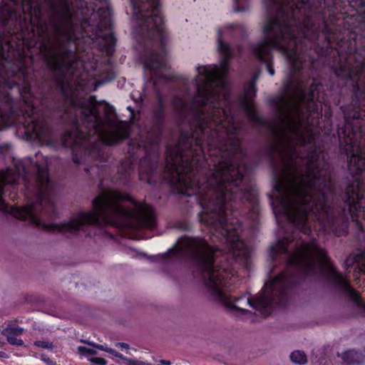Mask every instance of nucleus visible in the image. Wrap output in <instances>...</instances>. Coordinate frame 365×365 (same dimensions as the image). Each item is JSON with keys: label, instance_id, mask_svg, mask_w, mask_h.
<instances>
[{"label": "nucleus", "instance_id": "nucleus-1", "mask_svg": "<svg viewBox=\"0 0 365 365\" xmlns=\"http://www.w3.org/2000/svg\"><path fill=\"white\" fill-rule=\"evenodd\" d=\"M217 43L220 66L197 68V94L190 104L182 98L173 99L175 109L185 118H192L196 127L181 131L178 143L167 146L165 178L177 192L197 195L203 208L200 221L227 245V259L247 265L250 251L240 240L238 220L230 218L229 212L238 200L255 205L257 191L245 185L247 168L244 160H239L243 156L239 137L241 124L225 107L229 93L225 76L232 51L222 39Z\"/></svg>", "mask_w": 365, "mask_h": 365}, {"label": "nucleus", "instance_id": "nucleus-2", "mask_svg": "<svg viewBox=\"0 0 365 365\" xmlns=\"http://www.w3.org/2000/svg\"><path fill=\"white\" fill-rule=\"evenodd\" d=\"M260 71L245 87L242 107L254 124L265 125L273 140L269 146L274 189L277 192L276 210L284 214L302 232H311V221H318L325 229L334 233H345L346 221L351 217L359 228L364 230L359 219L365 220L364 207L361 200L365 193V183L358 177L365 170V148L357 142L359 133L349 128L342 131L340 141L342 151L349 155L348 169L354 180L346 187L339 210L331 206L334 186L327 175L325 163L320 160L315 143L316 133L309 132L297 136L292 132H284V128L274 119L264 120L257 113L252 98L255 96L256 82Z\"/></svg>", "mask_w": 365, "mask_h": 365}, {"label": "nucleus", "instance_id": "nucleus-3", "mask_svg": "<svg viewBox=\"0 0 365 365\" xmlns=\"http://www.w3.org/2000/svg\"><path fill=\"white\" fill-rule=\"evenodd\" d=\"M73 16L68 1L60 0L50 20L56 36L43 43L41 52L65 100V115H68L65 118L74 123L72 130L64 133L63 145L72 149L73 158H78V148L93 158H100L103 145H113L128 138V126L118 120L112 106L97 103L93 96L76 98L73 74L79 62L76 51L68 48L76 39Z\"/></svg>", "mask_w": 365, "mask_h": 365}, {"label": "nucleus", "instance_id": "nucleus-4", "mask_svg": "<svg viewBox=\"0 0 365 365\" xmlns=\"http://www.w3.org/2000/svg\"><path fill=\"white\" fill-rule=\"evenodd\" d=\"M238 1L239 0H235ZM267 18L263 26L264 37L250 45L252 53L265 66L273 76L274 70L271 61L272 49L279 51L289 63V75L284 84L282 95L270 100L277 114V123L285 131L302 133L314 132L309 122L314 110L312 95L307 96V86L301 73L305 61L302 52V40H311L316 31L312 19V9L305 0H263Z\"/></svg>", "mask_w": 365, "mask_h": 365}, {"label": "nucleus", "instance_id": "nucleus-5", "mask_svg": "<svg viewBox=\"0 0 365 365\" xmlns=\"http://www.w3.org/2000/svg\"><path fill=\"white\" fill-rule=\"evenodd\" d=\"M28 161L34 164L36 172L38 191L36 201L26 206H8L4 199V187L11 185L14 188L17 179L24 182L28 179L29 170L22 162L15 165V170L0 171V210L11 213L15 218L28 220L36 226L54 232L75 235L84 230L86 225L99 229L102 235H108L103 230L106 225H112L122 231L128 238H135V232L143 228L153 229L155 217L153 208L145 203L133 200L128 195L116 190H105L93 200V210L80 212L63 224H46V217L54 215L53 193L45 162L38 163L33 158Z\"/></svg>", "mask_w": 365, "mask_h": 365}, {"label": "nucleus", "instance_id": "nucleus-6", "mask_svg": "<svg viewBox=\"0 0 365 365\" xmlns=\"http://www.w3.org/2000/svg\"><path fill=\"white\" fill-rule=\"evenodd\" d=\"M220 255L221 251L217 247L210 245L204 239L185 237L163 254V257L189 258L198 271L209 296L231 312L246 314L250 312L245 307L250 306L267 314L273 304L285 302L288 287L296 282L294 271L281 273L266 283L262 292L252 299L245 296L230 297L228 279L234 274L228 264H221Z\"/></svg>", "mask_w": 365, "mask_h": 365}, {"label": "nucleus", "instance_id": "nucleus-7", "mask_svg": "<svg viewBox=\"0 0 365 365\" xmlns=\"http://www.w3.org/2000/svg\"><path fill=\"white\" fill-rule=\"evenodd\" d=\"M137 26L135 38L145 52V66L151 71L156 83L158 78H167L162 70L167 68L164 56L168 38L160 15L159 0H131Z\"/></svg>", "mask_w": 365, "mask_h": 365}, {"label": "nucleus", "instance_id": "nucleus-8", "mask_svg": "<svg viewBox=\"0 0 365 365\" xmlns=\"http://www.w3.org/2000/svg\"><path fill=\"white\" fill-rule=\"evenodd\" d=\"M279 254L285 255L287 263L302 274L315 275L327 268L329 281L339 290L353 299L358 306L364 308L365 313V304L358 293L349 285L347 279L329 264L327 252L315 242L307 243L303 241L292 245V242L288 239H283L271 247L272 258Z\"/></svg>", "mask_w": 365, "mask_h": 365}, {"label": "nucleus", "instance_id": "nucleus-9", "mask_svg": "<svg viewBox=\"0 0 365 365\" xmlns=\"http://www.w3.org/2000/svg\"><path fill=\"white\" fill-rule=\"evenodd\" d=\"M21 97L25 103L23 110V121L26 133L46 145L53 143V138L49 126L46 122L44 116L38 113V108L33 102L28 100L30 96V88L24 86L21 92Z\"/></svg>", "mask_w": 365, "mask_h": 365}, {"label": "nucleus", "instance_id": "nucleus-10", "mask_svg": "<svg viewBox=\"0 0 365 365\" xmlns=\"http://www.w3.org/2000/svg\"><path fill=\"white\" fill-rule=\"evenodd\" d=\"M158 138L155 137L153 139L147 140H141L138 143V147H143L146 155L140 162V180L145 181L148 183H151L150 175L157 168V165L155 162L150 160V151H154L157 147Z\"/></svg>", "mask_w": 365, "mask_h": 365}, {"label": "nucleus", "instance_id": "nucleus-11", "mask_svg": "<svg viewBox=\"0 0 365 365\" xmlns=\"http://www.w3.org/2000/svg\"><path fill=\"white\" fill-rule=\"evenodd\" d=\"M9 4L2 1L1 6L0 7V19L3 21L4 24L6 21L11 19H16L19 16L17 9L14 6H18L19 3V9L25 12L24 1V0H9Z\"/></svg>", "mask_w": 365, "mask_h": 365}, {"label": "nucleus", "instance_id": "nucleus-12", "mask_svg": "<svg viewBox=\"0 0 365 365\" xmlns=\"http://www.w3.org/2000/svg\"><path fill=\"white\" fill-rule=\"evenodd\" d=\"M24 333V329L14 324H9L1 331V334L6 337L7 341L15 346H22L24 341L21 339L16 338L18 336H21Z\"/></svg>", "mask_w": 365, "mask_h": 365}, {"label": "nucleus", "instance_id": "nucleus-13", "mask_svg": "<svg viewBox=\"0 0 365 365\" xmlns=\"http://www.w3.org/2000/svg\"><path fill=\"white\" fill-rule=\"evenodd\" d=\"M98 29L100 30L99 36L104 41L107 52L110 53L115 43V38L110 29V24L108 21H101L98 24Z\"/></svg>", "mask_w": 365, "mask_h": 365}, {"label": "nucleus", "instance_id": "nucleus-14", "mask_svg": "<svg viewBox=\"0 0 365 365\" xmlns=\"http://www.w3.org/2000/svg\"><path fill=\"white\" fill-rule=\"evenodd\" d=\"M341 357L347 364H359L365 359V355L362 352L354 349L342 353Z\"/></svg>", "mask_w": 365, "mask_h": 365}, {"label": "nucleus", "instance_id": "nucleus-15", "mask_svg": "<svg viewBox=\"0 0 365 365\" xmlns=\"http://www.w3.org/2000/svg\"><path fill=\"white\" fill-rule=\"evenodd\" d=\"M158 104L153 109V118L157 126L160 125L164 120L165 106L159 94L157 95Z\"/></svg>", "mask_w": 365, "mask_h": 365}, {"label": "nucleus", "instance_id": "nucleus-16", "mask_svg": "<svg viewBox=\"0 0 365 365\" xmlns=\"http://www.w3.org/2000/svg\"><path fill=\"white\" fill-rule=\"evenodd\" d=\"M361 68H356V69H346L341 66L339 70L336 71V74L338 76L345 77L356 82L358 77L361 75Z\"/></svg>", "mask_w": 365, "mask_h": 365}, {"label": "nucleus", "instance_id": "nucleus-17", "mask_svg": "<svg viewBox=\"0 0 365 365\" xmlns=\"http://www.w3.org/2000/svg\"><path fill=\"white\" fill-rule=\"evenodd\" d=\"M81 342L84 343V344H86L88 345H90L93 347H95L96 349H98L100 350H102V351H105L109 354H111L113 355H114L116 357H118L123 360H124L125 361H126V359H128V358H125L124 357L122 354H120V353L117 352L116 351L110 349V348H108V347H106L101 344H96V343H93L92 341H88V340H81Z\"/></svg>", "mask_w": 365, "mask_h": 365}, {"label": "nucleus", "instance_id": "nucleus-18", "mask_svg": "<svg viewBox=\"0 0 365 365\" xmlns=\"http://www.w3.org/2000/svg\"><path fill=\"white\" fill-rule=\"evenodd\" d=\"M290 359L294 364L300 365L305 364L307 362V358L304 351H294L290 354Z\"/></svg>", "mask_w": 365, "mask_h": 365}, {"label": "nucleus", "instance_id": "nucleus-19", "mask_svg": "<svg viewBox=\"0 0 365 365\" xmlns=\"http://www.w3.org/2000/svg\"><path fill=\"white\" fill-rule=\"evenodd\" d=\"M132 165L129 160L123 162L118 169V173L122 175V178L125 179L131 173Z\"/></svg>", "mask_w": 365, "mask_h": 365}, {"label": "nucleus", "instance_id": "nucleus-20", "mask_svg": "<svg viewBox=\"0 0 365 365\" xmlns=\"http://www.w3.org/2000/svg\"><path fill=\"white\" fill-rule=\"evenodd\" d=\"M78 352L81 355H95L97 354L96 350L82 346H78Z\"/></svg>", "mask_w": 365, "mask_h": 365}, {"label": "nucleus", "instance_id": "nucleus-21", "mask_svg": "<svg viewBox=\"0 0 365 365\" xmlns=\"http://www.w3.org/2000/svg\"><path fill=\"white\" fill-rule=\"evenodd\" d=\"M34 345L38 347H41L43 349H52L53 348V344L52 342L48 341H36L34 342Z\"/></svg>", "mask_w": 365, "mask_h": 365}, {"label": "nucleus", "instance_id": "nucleus-22", "mask_svg": "<svg viewBox=\"0 0 365 365\" xmlns=\"http://www.w3.org/2000/svg\"><path fill=\"white\" fill-rule=\"evenodd\" d=\"M90 361L95 365H106L107 363L106 359L100 357L91 358Z\"/></svg>", "mask_w": 365, "mask_h": 365}, {"label": "nucleus", "instance_id": "nucleus-23", "mask_svg": "<svg viewBox=\"0 0 365 365\" xmlns=\"http://www.w3.org/2000/svg\"><path fill=\"white\" fill-rule=\"evenodd\" d=\"M41 359L47 365H57L54 361L51 359L47 355L44 354L41 355Z\"/></svg>", "mask_w": 365, "mask_h": 365}, {"label": "nucleus", "instance_id": "nucleus-24", "mask_svg": "<svg viewBox=\"0 0 365 365\" xmlns=\"http://www.w3.org/2000/svg\"><path fill=\"white\" fill-rule=\"evenodd\" d=\"M127 365H142V361L138 359H126Z\"/></svg>", "mask_w": 365, "mask_h": 365}, {"label": "nucleus", "instance_id": "nucleus-25", "mask_svg": "<svg viewBox=\"0 0 365 365\" xmlns=\"http://www.w3.org/2000/svg\"><path fill=\"white\" fill-rule=\"evenodd\" d=\"M4 101L5 102L6 106L8 107V108H11V98L9 96H8V95L4 96Z\"/></svg>", "mask_w": 365, "mask_h": 365}, {"label": "nucleus", "instance_id": "nucleus-26", "mask_svg": "<svg viewBox=\"0 0 365 365\" xmlns=\"http://www.w3.org/2000/svg\"><path fill=\"white\" fill-rule=\"evenodd\" d=\"M116 346L126 349H129V345L126 343L119 342L116 344Z\"/></svg>", "mask_w": 365, "mask_h": 365}, {"label": "nucleus", "instance_id": "nucleus-27", "mask_svg": "<svg viewBox=\"0 0 365 365\" xmlns=\"http://www.w3.org/2000/svg\"><path fill=\"white\" fill-rule=\"evenodd\" d=\"M159 361L163 365H170L171 364V362L168 360L160 359Z\"/></svg>", "mask_w": 365, "mask_h": 365}, {"label": "nucleus", "instance_id": "nucleus-28", "mask_svg": "<svg viewBox=\"0 0 365 365\" xmlns=\"http://www.w3.org/2000/svg\"><path fill=\"white\" fill-rule=\"evenodd\" d=\"M0 357L7 358L8 356L6 354V353H4L3 351H0Z\"/></svg>", "mask_w": 365, "mask_h": 365}, {"label": "nucleus", "instance_id": "nucleus-29", "mask_svg": "<svg viewBox=\"0 0 365 365\" xmlns=\"http://www.w3.org/2000/svg\"><path fill=\"white\" fill-rule=\"evenodd\" d=\"M142 365H153V364L151 363H148V362H145V361H142Z\"/></svg>", "mask_w": 365, "mask_h": 365}, {"label": "nucleus", "instance_id": "nucleus-30", "mask_svg": "<svg viewBox=\"0 0 365 365\" xmlns=\"http://www.w3.org/2000/svg\"><path fill=\"white\" fill-rule=\"evenodd\" d=\"M26 6H27V9H31V6L29 4H27Z\"/></svg>", "mask_w": 365, "mask_h": 365}, {"label": "nucleus", "instance_id": "nucleus-31", "mask_svg": "<svg viewBox=\"0 0 365 365\" xmlns=\"http://www.w3.org/2000/svg\"><path fill=\"white\" fill-rule=\"evenodd\" d=\"M341 133L340 132H339V138H341Z\"/></svg>", "mask_w": 365, "mask_h": 365}, {"label": "nucleus", "instance_id": "nucleus-32", "mask_svg": "<svg viewBox=\"0 0 365 365\" xmlns=\"http://www.w3.org/2000/svg\"><path fill=\"white\" fill-rule=\"evenodd\" d=\"M128 108L130 111H132V110H131V108H130V107H128Z\"/></svg>", "mask_w": 365, "mask_h": 365}]
</instances>
